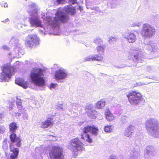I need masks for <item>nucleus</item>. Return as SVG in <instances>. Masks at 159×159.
I'll use <instances>...</instances> for the list:
<instances>
[{"label":"nucleus","instance_id":"de8ad7c7","mask_svg":"<svg viewBox=\"0 0 159 159\" xmlns=\"http://www.w3.org/2000/svg\"><path fill=\"white\" fill-rule=\"evenodd\" d=\"M4 7H8V5L7 3H4Z\"/></svg>","mask_w":159,"mask_h":159},{"label":"nucleus","instance_id":"b1692460","mask_svg":"<svg viewBox=\"0 0 159 159\" xmlns=\"http://www.w3.org/2000/svg\"><path fill=\"white\" fill-rule=\"evenodd\" d=\"M138 156V152L134 150H133L131 152L129 159H137Z\"/></svg>","mask_w":159,"mask_h":159},{"label":"nucleus","instance_id":"6e6d98bb","mask_svg":"<svg viewBox=\"0 0 159 159\" xmlns=\"http://www.w3.org/2000/svg\"><path fill=\"white\" fill-rule=\"evenodd\" d=\"M24 25V26H26V25Z\"/></svg>","mask_w":159,"mask_h":159},{"label":"nucleus","instance_id":"aec40b11","mask_svg":"<svg viewBox=\"0 0 159 159\" xmlns=\"http://www.w3.org/2000/svg\"><path fill=\"white\" fill-rule=\"evenodd\" d=\"M105 115L106 118L108 121H112L115 119L114 115L111 112L109 109H107L105 111Z\"/></svg>","mask_w":159,"mask_h":159},{"label":"nucleus","instance_id":"79ce46f5","mask_svg":"<svg viewBox=\"0 0 159 159\" xmlns=\"http://www.w3.org/2000/svg\"><path fill=\"white\" fill-rule=\"evenodd\" d=\"M2 48L4 50L8 51L9 50V48L6 45H3L2 47Z\"/></svg>","mask_w":159,"mask_h":159},{"label":"nucleus","instance_id":"603ef678","mask_svg":"<svg viewBox=\"0 0 159 159\" xmlns=\"http://www.w3.org/2000/svg\"><path fill=\"white\" fill-rule=\"evenodd\" d=\"M13 105V104L12 102H9V106H12Z\"/></svg>","mask_w":159,"mask_h":159},{"label":"nucleus","instance_id":"a18cd8bd","mask_svg":"<svg viewBox=\"0 0 159 159\" xmlns=\"http://www.w3.org/2000/svg\"><path fill=\"white\" fill-rule=\"evenodd\" d=\"M21 115V114L19 113H15V115H14L15 116H19Z\"/></svg>","mask_w":159,"mask_h":159},{"label":"nucleus","instance_id":"5fc2aeb1","mask_svg":"<svg viewBox=\"0 0 159 159\" xmlns=\"http://www.w3.org/2000/svg\"><path fill=\"white\" fill-rule=\"evenodd\" d=\"M20 27L21 28H22L23 27V26L21 25L20 26Z\"/></svg>","mask_w":159,"mask_h":159},{"label":"nucleus","instance_id":"49530a36","mask_svg":"<svg viewBox=\"0 0 159 159\" xmlns=\"http://www.w3.org/2000/svg\"><path fill=\"white\" fill-rule=\"evenodd\" d=\"M100 75L101 76H106V75H107L106 74L102 73H100Z\"/></svg>","mask_w":159,"mask_h":159},{"label":"nucleus","instance_id":"7ed1b4c3","mask_svg":"<svg viewBox=\"0 0 159 159\" xmlns=\"http://www.w3.org/2000/svg\"><path fill=\"white\" fill-rule=\"evenodd\" d=\"M17 128L16 124L15 122L11 123L9 125L10 131L12 133L10 136V139L12 143L10 144V151L12 152L10 156L8 157V159H15L18 156L19 153V149L18 148H14V143H16V144L18 147H20L21 145V139L17 137L15 133Z\"/></svg>","mask_w":159,"mask_h":159},{"label":"nucleus","instance_id":"f8f14e48","mask_svg":"<svg viewBox=\"0 0 159 159\" xmlns=\"http://www.w3.org/2000/svg\"><path fill=\"white\" fill-rule=\"evenodd\" d=\"M63 149L58 146H53L49 149V155L51 159H63Z\"/></svg>","mask_w":159,"mask_h":159},{"label":"nucleus","instance_id":"a878e982","mask_svg":"<svg viewBox=\"0 0 159 159\" xmlns=\"http://www.w3.org/2000/svg\"><path fill=\"white\" fill-rule=\"evenodd\" d=\"M113 126L112 125L105 126L104 128V130L106 132L110 133L113 129Z\"/></svg>","mask_w":159,"mask_h":159},{"label":"nucleus","instance_id":"58836bf2","mask_svg":"<svg viewBox=\"0 0 159 159\" xmlns=\"http://www.w3.org/2000/svg\"><path fill=\"white\" fill-rule=\"evenodd\" d=\"M58 86V84H57L51 83L50 86V89H51L52 88L55 89Z\"/></svg>","mask_w":159,"mask_h":159},{"label":"nucleus","instance_id":"9b49d317","mask_svg":"<svg viewBox=\"0 0 159 159\" xmlns=\"http://www.w3.org/2000/svg\"><path fill=\"white\" fill-rule=\"evenodd\" d=\"M129 102L131 105H137L139 104L142 100L141 94L139 92L132 91L130 92L127 95Z\"/></svg>","mask_w":159,"mask_h":159},{"label":"nucleus","instance_id":"2f4dec72","mask_svg":"<svg viewBox=\"0 0 159 159\" xmlns=\"http://www.w3.org/2000/svg\"><path fill=\"white\" fill-rule=\"evenodd\" d=\"M22 119L25 120H27L28 119V116L26 112H24L22 113Z\"/></svg>","mask_w":159,"mask_h":159},{"label":"nucleus","instance_id":"4c0bfd02","mask_svg":"<svg viewBox=\"0 0 159 159\" xmlns=\"http://www.w3.org/2000/svg\"><path fill=\"white\" fill-rule=\"evenodd\" d=\"M6 129L4 126L0 125V133L3 134L5 132Z\"/></svg>","mask_w":159,"mask_h":159},{"label":"nucleus","instance_id":"cd10ccee","mask_svg":"<svg viewBox=\"0 0 159 159\" xmlns=\"http://www.w3.org/2000/svg\"><path fill=\"white\" fill-rule=\"evenodd\" d=\"M65 0H53L52 2L54 5H57L60 4H63Z\"/></svg>","mask_w":159,"mask_h":159},{"label":"nucleus","instance_id":"20e7f679","mask_svg":"<svg viewBox=\"0 0 159 159\" xmlns=\"http://www.w3.org/2000/svg\"><path fill=\"white\" fill-rule=\"evenodd\" d=\"M29 7L30 9L28 11V12L30 16L29 19L31 25L35 27L41 26L42 21L38 13V6L34 3H31L29 5Z\"/></svg>","mask_w":159,"mask_h":159},{"label":"nucleus","instance_id":"f3484780","mask_svg":"<svg viewBox=\"0 0 159 159\" xmlns=\"http://www.w3.org/2000/svg\"><path fill=\"white\" fill-rule=\"evenodd\" d=\"M103 57L102 56H99L98 55H90L86 57L83 60V62L86 61H94L96 60L100 61L102 60Z\"/></svg>","mask_w":159,"mask_h":159},{"label":"nucleus","instance_id":"e433bc0d","mask_svg":"<svg viewBox=\"0 0 159 159\" xmlns=\"http://www.w3.org/2000/svg\"><path fill=\"white\" fill-rule=\"evenodd\" d=\"M141 23L139 22H135L132 24L133 26H138L139 27L141 25Z\"/></svg>","mask_w":159,"mask_h":159},{"label":"nucleus","instance_id":"0eeeda50","mask_svg":"<svg viewBox=\"0 0 159 159\" xmlns=\"http://www.w3.org/2000/svg\"><path fill=\"white\" fill-rule=\"evenodd\" d=\"M68 148L75 156L80 154L84 149L83 143L78 138L72 139L69 143Z\"/></svg>","mask_w":159,"mask_h":159},{"label":"nucleus","instance_id":"6e6552de","mask_svg":"<svg viewBox=\"0 0 159 159\" xmlns=\"http://www.w3.org/2000/svg\"><path fill=\"white\" fill-rule=\"evenodd\" d=\"M16 68L9 63L5 65L2 69V72L0 73V81L5 82L13 75L16 72Z\"/></svg>","mask_w":159,"mask_h":159},{"label":"nucleus","instance_id":"a211bd4d","mask_svg":"<svg viewBox=\"0 0 159 159\" xmlns=\"http://www.w3.org/2000/svg\"><path fill=\"white\" fill-rule=\"evenodd\" d=\"M135 129L134 126L130 125L125 129L124 135L127 137H129L134 133Z\"/></svg>","mask_w":159,"mask_h":159},{"label":"nucleus","instance_id":"c9c22d12","mask_svg":"<svg viewBox=\"0 0 159 159\" xmlns=\"http://www.w3.org/2000/svg\"><path fill=\"white\" fill-rule=\"evenodd\" d=\"M2 147L5 150H6L8 149V146L5 141L3 143Z\"/></svg>","mask_w":159,"mask_h":159},{"label":"nucleus","instance_id":"c756f323","mask_svg":"<svg viewBox=\"0 0 159 159\" xmlns=\"http://www.w3.org/2000/svg\"><path fill=\"white\" fill-rule=\"evenodd\" d=\"M144 69L148 72H152L154 70V67L151 66H144Z\"/></svg>","mask_w":159,"mask_h":159},{"label":"nucleus","instance_id":"423d86ee","mask_svg":"<svg viewBox=\"0 0 159 159\" xmlns=\"http://www.w3.org/2000/svg\"><path fill=\"white\" fill-rule=\"evenodd\" d=\"M146 129L150 135L155 138L159 136V125L156 119L149 118L146 122Z\"/></svg>","mask_w":159,"mask_h":159},{"label":"nucleus","instance_id":"393cba45","mask_svg":"<svg viewBox=\"0 0 159 159\" xmlns=\"http://www.w3.org/2000/svg\"><path fill=\"white\" fill-rule=\"evenodd\" d=\"M105 48V46L104 45H98L96 48L99 54H103Z\"/></svg>","mask_w":159,"mask_h":159},{"label":"nucleus","instance_id":"f704fd0d","mask_svg":"<svg viewBox=\"0 0 159 159\" xmlns=\"http://www.w3.org/2000/svg\"><path fill=\"white\" fill-rule=\"evenodd\" d=\"M56 108L60 111H63L64 110L65 108H64L63 105H57L56 107Z\"/></svg>","mask_w":159,"mask_h":159},{"label":"nucleus","instance_id":"5701e85b","mask_svg":"<svg viewBox=\"0 0 159 159\" xmlns=\"http://www.w3.org/2000/svg\"><path fill=\"white\" fill-rule=\"evenodd\" d=\"M105 105V102L103 100H101L96 103V107L98 108L102 109Z\"/></svg>","mask_w":159,"mask_h":159},{"label":"nucleus","instance_id":"dca6fc26","mask_svg":"<svg viewBox=\"0 0 159 159\" xmlns=\"http://www.w3.org/2000/svg\"><path fill=\"white\" fill-rule=\"evenodd\" d=\"M85 111L88 116L92 118L96 117L97 115V112L92 108L89 105H86L85 107Z\"/></svg>","mask_w":159,"mask_h":159},{"label":"nucleus","instance_id":"f257e3e1","mask_svg":"<svg viewBox=\"0 0 159 159\" xmlns=\"http://www.w3.org/2000/svg\"><path fill=\"white\" fill-rule=\"evenodd\" d=\"M75 12V9L72 6L67 5L62 10H58L54 17L48 16V13H46L45 17V14L43 13L42 18L51 26L56 28V30H58L60 23H65L68 21L69 18L68 14L73 15Z\"/></svg>","mask_w":159,"mask_h":159},{"label":"nucleus","instance_id":"473e14b6","mask_svg":"<svg viewBox=\"0 0 159 159\" xmlns=\"http://www.w3.org/2000/svg\"><path fill=\"white\" fill-rule=\"evenodd\" d=\"M116 39L113 37H110L108 40V42L111 44H113L116 41Z\"/></svg>","mask_w":159,"mask_h":159},{"label":"nucleus","instance_id":"8fccbe9b","mask_svg":"<svg viewBox=\"0 0 159 159\" xmlns=\"http://www.w3.org/2000/svg\"><path fill=\"white\" fill-rule=\"evenodd\" d=\"M58 67L57 65V64H55L54 65V66L53 68H54V69H56Z\"/></svg>","mask_w":159,"mask_h":159},{"label":"nucleus","instance_id":"a19ab883","mask_svg":"<svg viewBox=\"0 0 159 159\" xmlns=\"http://www.w3.org/2000/svg\"><path fill=\"white\" fill-rule=\"evenodd\" d=\"M39 27L40 28V29L39 30V32L41 34H43L44 31V28H43L42 24L41 26Z\"/></svg>","mask_w":159,"mask_h":159},{"label":"nucleus","instance_id":"864d4df0","mask_svg":"<svg viewBox=\"0 0 159 159\" xmlns=\"http://www.w3.org/2000/svg\"><path fill=\"white\" fill-rule=\"evenodd\" d=\"M125 66H120V67H118V66H117V67H118V68H124V67H125Z\"/></svg>","mask_w":159,"mask_h":159},{"label":"nucleus","instance_id":"4468645a","mask_svg":"<svg viewBox=\"0 0 159 159\" xmlns=\"http://www.w3.org/2000/svg\"><path fill=\"white\" fill-rule=\"evenodd\" d=\"M68 72L66 70L62 67H59L54 73V77L55 79L60 82H63L68 76Z\"/></svg>","mask_w":159,"mask_h":159},{"label":"nucleus","instance_id":"39448f33","mask_svg":"<svg viewBox=\"0 0 159 159\" xmlns=\"http://www.w3.org/2000/svg\"><path fill=\"white\" fill-rule=\"evenodd\" d=\"M43 70L40 68H34L30 73V78L32 83L38 87L43 86L45 84Z\"/></svg>","mask_w":159,"mask_h":159},{"label":"nucleus","instance_id":"2eb2a0df","mask_svg":"<svg viewBox=\"0 0 159 159\" xmlns=\"http://www.w3.org/2000/svg\"><path fill=\"white\" fill-rule=\"evenodd\" d=\"M123 36L129 43H134L137 40L136 35L134 33L131 32H125L123 34Z\"/></svg>","mask_w":159,"mask_h":159},{"label":"nucleus","instance_id":"7c9ffc66","mask_svg":"<svg viewBox=\"0 0 159 159\" xmlns=\"http://www.w3.org/2000/svg\"><path fill=\"white\" fill-rule=\"evenodd\" d=\"M93 42L96 44L99 45H101L102 43V40L98 38H97L95 39Z\"/></svg>","mask_w":159,"mask_h":159},{"label":"nucleus","instance_id":"412c9836","mask_svg":"<svg viewBox=\"0 0 159 159\" xmlns=\"http://www.w3.org/2000/svg\"><path fill=\"white\" fill-rule=\"evenodd\" d=\"M52 125V122L50 120H48L42 123L41 127L43 128H45L48 127H50Z\"/></svg>","mask_w":159,"mask_h":159},{"label":"nucleus","instance_id":"ea45409f","mask_svg":"<svg viewBox=\"0 0 159 159\" xmlns=\"http://www.w3.org/2000/svg\"><path fill=\"white\" fill-rule=\"evenodd\" d=\"M129 119L128 116H122L121 117V120L123 121H125V120H128Z\"/></svg>","mask_w":159,"mask_h":159},{"label":"nucleus","instance_id":"c85d7f7f","mask_svg":"<svg viewBox=\"0 0 159 159\" xmlns=\"http://www.w3.org/2000/svg\"><path fill=\"white\" fill-rule=\"evenodd\" d=\"M22 16L20 15L17 16L15 18L16 22L18 23H22Z\"/></svg>","mask_w":159,"mask_h":159},{"label":"nucleus","instance_id":"4be33fe9","mask_svg":"<svg viewBox=\"0 0 159 159\" xmlns=\"http://www.w3.org/2000/svg\"><path fill=\"white\" fill-rule=\"evenodd\" d=\"M149 147H148L144 150V154L145 157H150L152 156L153 155V152L152 151L148 149Z\"/></svg>","mask_w":159,"mask_h":159},{"label":"nucleus","instance_id":"ddd939ff","mask_svg":"<svg viewBox=\"0 0 159 159\" xmlns=\"http://www.w3.org/2000/svg\"><path fill=\"white\" fill-rule=\"evenodd\" d=\"M39 38L36 34H31L26 38L25 44L27 46L33 48L39 45Z\"/></svg>","mask_w":159,"mask_h":159},{"label":"nucleus","instance_id":"bb28decb","mask_svg":"<svg viewBox=\"0 0 159 159\" xmlns=\"http://www.w3.org/2000/svg\"><path fill=\"white\" fill-rule=\"evenodd\" d=\"M17 100L16 101V104L17 107L18 109L20 110H21L22 108V102L20 99L17 98Z\"/></svg>","mask_w":159,"mask_h":159},{"label":"nucleus","instance_id":"72a5a7b5","mask_svg":"<svg viewBox=\"0 0 159 159\" xmlns=\"http://www.w3.org/2000/svg\"><path fill=\"white\" fill-rule=\"evenodd\" d=\"M70 106L72 107H74V109H76V107H79L80 106V105H79L77 102H75L70 104Z\"/></svg>","mask_w":159,"mask_h":159},{"label":"nucleus","instance_id":"6ab92c4d","mask_svg":"<svg viewBox=\"0 0 159 159\" xmlns=\"http://www.w3.org/2000/svg\"><path fill=\"white\" fill-rule=\"evenodd\" d=\"M15 83L25 89H27L28 86L27 83L20 78H16L15 80Z\"/></svg>","mask_w":159,"mask_h":159},{"label":"nucleus","instance_id":"3c124183","mask_svg":"<svg viewBox=\"0 0 159 159\" xmlns=\"http://www.w3.org/2000/svg\"><path fill=\"white\" fill-rule=\"evenodd\" d=\"M3 116V114L0 113V120L1 119Z\"/></svg>","mask_w":159,"mask_h":159},{"label":"nucleus","instance_id":"37998d69","mask_svg":"<svg viewBox=\"0 0 159 159\" xmlns=\"http://www.w3.org/2000/svg\"><path fill=\"white\" fill-rule=\"evenodd\" d=\"M2 22L4 23H8L10 22V20L8 18H7L5 20H4Z\"/></svg>","mask_w":159,"mask_h":159},{"label":"nucleus","instance_id":"9d476101","mask_svg":"<svg viewBox=\"0 0 159 159\" xmlns=\"http://www.w3.org/2000/svg\"><path fill=\"white\" fill-rule=\"evenodd\" d=\"M155 33V29L151 25L148 23L143 24L141 29L142 36L146 38H150Z\"/></svg>","mask_w":159,"mask_h":159},{"label":"nucleus","instance_id":"c03bdc74","mask_svg":"<svg viewBox=\"0 0 159 159\" xmlns=\"http://www.w3.org/2000/svg\"><path fill=\"white\" fill-rule=\"evenodd\" d=\"M70 1L71 3L74 4L76 3V0H70Z\"/></svg>","mask_w":159,"mask_h":159},{"label":"nucleus","instance_id":"09e8293b","mask_svg":"<svg viewBox=\"0 0 159 159\" xmlns=\"http://www.w3.org/2000/svg\"><path fill=\"white\" fill-rule=\"evenodd\" d=\"M12 107L13 106H9V111H11L12 110Z\"/></svg>","mask_w":159,"mask_h":159},{"label":"nucleus","instance_id":"f03ea898","mask_svg":"<svg viewBox=\"0 0 159 159\" xmlns=\"http://www.w3.org/2000/svg\"><path fill=\"white\" fill-rule=\"evenodd\" d=\"M143 50L140 48H134L133 50L137 52L135 53L133 57V61L136 63L142 62L145 58V53L149 54L150 53L154 54L157 51V45L152 42L149 41L147 43H144L143 45Z\"/></svg>","mask_w":159,"mask_h":159},{"label":"nucleus","instance_id":"1a4fd4ad","mask_svg":"<svg viewBox=\"0 0 159 159\" xmlns=\"http://www.w3.org/2000/svg\"><path fill=\"white\" fill-rule=\"evenodd\" d=\"M98 129L94 126H87L84 127L83 129V133L81 135V138L89 143H91L92 140L90 138V134L95 135H97L98 134Z\"/></svg>","mask_w":159,"mask_h":159}]
</instances>
